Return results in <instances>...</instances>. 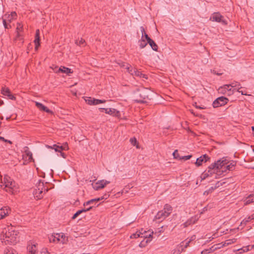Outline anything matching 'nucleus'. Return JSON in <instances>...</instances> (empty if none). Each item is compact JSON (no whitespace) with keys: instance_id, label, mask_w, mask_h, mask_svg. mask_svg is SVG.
Here are the masks:
<instances>
[{"instance_id":"1","label":"nucleus","mask_w":254,"mask_h":254,"mask_svg":"<svg viewBox=\"0 0 254 254\" xmlns=\"http://www.w3.org/2000/svg\"><path fill=\"white\" fill-rule=\"evenodd\" d=\"M236 163L234 161L230 162L226 158L223 157L220 159L211 164L209 166V170L214 169L216 171V174L220 175L228 171H232L234 169Z\"/></svg>"},{"instance_id":"2","label":"nucleus","mask_w":254,"mask_h":254,"mask_svg":"<svg viewBox=\"0 0 254 254\" xmlns=\"http://www.w3.org/2000/svg\"><path fill=\"white\" fill-rule=\"evenodd\" d=\"M18 233L13 227L8 226L2 231L1 235V242L5 245L16 244Z\"/></svg>"},{"instance_id":"3","label":"nucleus","mask_w":254,"mask_h":254,"mask_svg":"<svg viewBox=\"0 0 254 254\" xmlns=\"http://www.w3.org/2000/svg\"><path fill=\"white\" fill-rule=\"evenodd\" d=\"M1 183V187L10 193L14 194L18 191L16 184L7 175L4 176Z\"/></svg>"},{"instance_id":"4","label":"nucleus","mask_w":254,"mask_h":254,"mask_svg":"<svg viewBox=\"0 0 254 254\" xmlns=\"http://www.w3.org/2000/svg\"><path fill=\"white\" fill-rule=\"evenodd\" d=\"M48 190L49 188L44 185L43 181L40 180L36 184V189L34 190L33 194L37 199H41Z\"/></svg>"},{"instance_id":"5","label":"nucleus","mask_w":254,"mask_h":254,"mask_svg":"<svg viewBox=\"0 0 254 254\" xmlns=\"http://www.w3.org/2000/svg\"><path fill=\"white\" fill-rule=\"evenodd\" d=\"M172 210V207L168 204H166L164 206L163 210L159 211L155 215L154 219L159 220V221H162L170 215Z\"/></svg>"},{"instance_id":"6","label":"nucleus","mask_w":254,"mask_h":254,"mask_svg":"<svg viewBox=\"0 0 254 254\" xmlns=\"http://www.w3.org/2000/svg\"><path fill=\"white\" fill-rule=\"evenodd\" d=\"M149 92L147 89L138 90L135 93L136 99L134 100L137 103H144L146 99L148 98Z\"/></svg>"},{"instance_id":"7","label":"nucleus","mask_w":254,"mask_h":254,"mask_svg":"<svg viewBox=\"0 0 254 254\" xmlns=\"http://www.w3.org/2000/svg\"><path fill=\"white\" fill-rule=\"evenodd\" d=\"M126 69L127 71L131 75L134 76L139 77L140 78H147L146 75L142 74L140 71L137 70L135 68H133L129 64H127Z\"/></svg>"},{"instance_id":"8","label":"nucleus","mask_w":254,"mask_h":254,"mask_svg":"<svg viewBox=\"0 0 254 254\" xmlns=\"http://www.w3.org/2000/svg\"><path fill=\"white\" fill-rule=\"evenodd\" d=\"M210 20L217 22H221L224 25L227 24L226 20L223 19V16L219 12L213 13L210 17Z\"/></svg>"},{"instance_id":"9","label":"nucleus","mask_w":254,"mask_h":254,"mask_svg":"<svg viewBox=\"0 0 254 254\" xmlns=\"http://www.w3.org/2000/svg\"><path fill=\"white\" fill-rule=\"evenodd\" d=\"M228 101V99L227 98L223 96L220 97L213 101L212 105L214 108H217L225 105Z\"/></svg>"},{"instance_id":"10","label":"nucleus","mask_w":254,"mask_h":254,"mask_svg":"<svg viewBox=\"0 0 254 254\" xmlns=\"http://www.w3.org/2000/svg\"><path fill=\"white\" fill-rule=\"evenodd\" d=\"M104 198L105 197L104 196H102L100 197L90 199L86 202H85L83 204V206L84 207L87 206L88 205L89 206V207L93 206V208L95 207L96 202H98L99 201L104 199Z\"/></svg>"},{"instance_id":"11","label":"nucleus","mask_w":254,"mask_h":254,"mask_svg":"<svg viewBox=\"0 0 254 254\" xmlns=\"http://www.w3.org/2000/svg\"><path fill=\"white\" fill-rule=\"evenodd\" d=\"M10 209L7 206H4L0 209V220L4 218L10 213Z\"/></svg>"},{"instance_id":"12","label":"nucleus","mask_w":254,"mask_h":254,"mask_svg":"<svg viewBox=\"0 0 254 254\" xmlns=\"http://www.w3.org/2000/svg\"><path fill=\"white\" fill-rule=\"evenodd\" d=\"M209 159V157L206 154L203 155L196 159L195 165L197 166H200L203 162H206Z\"/></svg>"},{"instance_id":"13","label":"nucleus","mask_w":254,"mask_h":254,"mask_svg":"<svg viewBox=\"0 0 254 254\" xmlns=\"http://www.w3.org/2000/svg\"><path fill=\"white\" fill-rule=\"evenodd\" d=\"M110 182L107 181H105L104 180L99 181L95 184L94 187V189L96 190H98L99 189H102L104 188L107 184H109Z\"/></svg>"},{"instance_id":"14","label":"nucleus","mask_w":254,"mask_h":254,"mask_svg":"<svg viewBox=\"0 0 254 254\" xmlns=\"http://www.w3.org/2000/svg\"><path fill=\"white\" fill-rule=\"evenodd\" d=\"M63 234H55L49 237V241L50 242H58L60 240V238H63Z\"/></svg>"},{"instance_id":"15","label":"nucleus","mask_w":254,"mask_h":254,"mask_svg":"<svg viewBox=\"0 0 254 254\" xmlns=\"http://www.w3.org/2000/svg\"><path fill=\"white\" fill-rule=\"evenodd\" d=\"M213 174H216L215 170L212 169H211V171H209L208 167L207 171H205L201 174L200 176L201 180L205 179L206 178L211 176Z\"/></svg>"},{"instance_id":"16","label":"nucleus","mask_w":254,"mask_h":254,"mask_svg":"<svg viewBox=\"0 0 254 254\" xmlns=\"http://www.w3.org/2000/svg\"><path fill=\"white\" fill-rule=\"evenodd\" d=\"M36 106L41 111L46 112V113L52 114L53 112L49 110L47 107L45 106L42 103L35 102Z\"/></svg>"},{"instance_id":"17","label":"nucleus","mask_w":254,"mask_h":254,"mask_svg":"<svg viewBox=\"0 0 254 254\" xmlns=\"http://www.w3.org/2000/svg\"><path fill=\"white\" fill-rule=\"evenodd\" d=\"M139 232L143 233V235H140L141 237H144L146 239H147L145 242V243H149L151 241V239H150V238L152 237V235L153 234V232H151L148 234L146 231H143V230L142 229Z\"/></svg>"},{"instance_id":"18","label":"nucleus","mask_w":254,"mask_h":254,"mask_svg":"<svg viewBox=\"0 0 254 254\" xmlns=\"http://www.w3.org/2000/svg\"><path fill=\"white\" fill-rule=\"evenodd\" d=\"M65 73L67 74H69V73H72L73 71L71 70L70 68L68 67H66L65 66H61L57 70H55V73Z\"/></svg>"},{"instance_id":"19","label":"nucleus","mask_w":254,"mask_h":254,"mask_svg":"<svg viewBox=\"0 0 254 254\" xmlns=\"http://www.w3.org/2000/svg\"><path fill=\"white\" fill-rule=\"evenodd\" d=\"M105 113L116 117H118L120 115L119 111L113 108H106L105 109Z\"/></svg>"},{"instance_id":"20","label":"nucleus","mask_w":254,"mask_h":254,"mask_svg":"<svg viewBox=\"0 0 254 254\" xmlns=\"http://www.w3.org/2000/svg\"><path fill=\"white\" fill-rule=\"evenodd\" d=\"M34 43L35 45V49L36 50H37L40 46V30L39 29H37L36 31Z\"/></svg>"},{"instance_id":"21","label":"nucleus","mask_w":254,"mask_h":254,"mask_svg":"<svg viewBox=\"0 0 254 254\" xmlns=\"http://www.w3.org/2000/svg\"><path fill=\"white\" fill-rule=\"evenodd\" d=\"M93 206H91L86 208H83L81 210H78L72 217V219H75L79 214L83 212H86L88 211L91 210L93 208Z\"/></svg>"},{"instance_id":"22","label":"nucleus","mask_w":254,"mask_h":254,"mask_svg":"<svg viewBox=\"0 0 254 254\" xmlns=\"http://www.w3.org/2000/svg\"><path fill=\"white\" fill-rule=\"evenodd\" d=\"M27 250L29 254H37V249L35 244L29 245L27 246Z\"/></svg>"},{"instance_id":"23","label":"nucleus","mask_w":254,"mask_h":254,"mask_svg":"<svg viewBox=\"0 0 254 254\" xmlns=\"http://www.w3.org/2000/svg\"><path fill=\"white\" fill-rule=\"evenodd\" d=\"M17 16V14L15 12H12L10 14H5L4 16V18H6L7 22L9 23L11 22L13 19H15Z\"/></svg>"},{"instance_id":"24","label":"nucleus","mask_w":254,"mask_h":254,"mask_svg":"<svg viewBox=\"0 0 254 254\" xmlns=\"http://www.w3.org/2000/svg\"><path fill=\"white\" fill-rule=\"evenodd\" d=\"M49 147L54 149L56 152H59L61 153L62 150H66L68 148L67 145L59 146H57L56 145H54L53 147H50L49 146Z\"/></svg>"},{"instance_id":"25","label":"nucleus","mask_w":254,"mask_h":254,"mask_svg":"<svg viewBox=\"0 0 254 254\" xmlns=\"http://www.w3.org/2000/svg\"><path fill=\"white\" fill-rule=\"evenodd\" d=\"M254 219V213L245 218L241 223V225L245 226L248 222Z\"/></svg>"},{"instance_id":"26","label":"nucleus","mask_w":254,"mask_h":254,"mask_svg":"<svg viewBox=\"0 0 254 254\" xmlns=\"http://www.w3.org/2000/svg\"><path fill=\"white\" fill-rule=\"evenodd\" d=\"M184 242H182L177 247V249L174 250L173 254H180L181 252L184 251V248H183L182 244H184Z\"/></svg>"},{"instance_id":"27","label":"nucleus","mask_w":254,"mask_h":254,"mask_svg":"<svg viewBox=\"0 0 254 254\" xmlns=\"http://www.w3.org/2000/svg\"><path fill=\"white\" fill-rule=\"evenodd\" d=\"M231 87H238V92H240V93H241L242 95H246V94L245 93H244L242 91H240V89L242 88L239 82H236V81H235V82H232L231 84Z\"/></svg>"},{"instance_id":"28","label":"nucleus","mask_w":254,"mask_h":254,"mask_svg":"<svg viewBox=\"0 0 254 254\" xmlns=\"http://www.w3.org/2000/svg\"><path fill=\"white\" fill-rule=\"evenodd\" d=\"M230 84H226L224 85L223 87H221L219 90L221 92L225 93L227 91H230L231 90V89L230 88Z\"/></svg>"},{"instance_id":"29","label":"nucleus","mask_w":254,"mask_h":254,"mask_svg":"<svg viewBox=\"0 0 254 254\" xmlns=\"http://www.w3.org/2000/svg\"><path fill=\"white\" fill-rule=\"evenodd\" d=\"M147 43L149 44V45L150 46L151 48L153 49V50L155 51H157L158 50V46L157 44L154 42V41L151 39L147 42Z\"/></svg>"},{"instance_id":"30","label":"nucleus","mask_w":254,"mask_h":254,"mask_svg":"<svg viewBox=\"0 0 254 254\" xmlns=\"http://www.w3.org/2000/svg\"><path fill=\"white\" fill-rule=\"evenodd\" d=\"M23 30V25L20 23H17L16 27V32H17V37H19L20 36V33Z\"/></svg>"},{"instance_id":"31","label":"nucleus","mask_w":254,"mask_h":254,"mask_svg":"<svg viewBox=\"0 0 254 254\" xmlns=\"http://www.w3.org/2000/svg\"><path fill=\"white\" fill-rule=\"evenodd\" d=\"M250 246H246V247H243V248L238 249L236 250V251L239 252V254H242L245 252H247L250 250L249 247ZM234 252H236V251H234Z\"/></svg>"},{"instance_id":"32","label":"nucleus","mask_w":254,"mask_h":254,"mask_svg":"<svg viewBox=\"0 0 254 254\" xmlns=\"http://www.w3.org/2000/svg\"><path fill=\"white\" fill-rule=\"evenodd\" d=\"M236 241V239L227 240L224 242H223V245L224 247L227 246L231 245V244L235 243Z\"/></svg>"},{"instance_id":"33","label":"nucleus","mask_w":254,"mask_h":254,"mask_svg":"<svg viewBox=\"0 0 254 254\" xmlns=\"http://www.w3.org/2000/svg\"><path fill=\"white\" fill-rule=\"evenodd\" d=\"M252 197H253V194H250L245 200V205H248L252 202H254V199H252Z\"/></svg>"},{"instance_id":"34","label":"nucleus","mask_w":254,"mask_h":254,"mask_svg":"<svg viewBox=\"0 0 254 254\" xmlns=\"http://www.w3.org/2000/svg\"><path fill=\"white\" fill-rule=\"evenodd\" d=\"M10 93V90L8 88L3 87L1 89V93L4 96H7Z\"/></svg>"},{"instance_id":"35","label":"nucleus","mask_w":254,"mask_h":254,"mask_svg":"<svg viewBox=\"0 0 254 254\" xmlns=\"http://www.w3.org/2000/svg\"><path fill=\"white\" fill-rule=\"evenodd\" d=\"M139 47L141 49L145 47L147 44V43L145 42V40L141 38V40L139 41Z\"/></svg>"},{"instance_id":"36","label":"nucleus","mask_w":254,"mask_h":254,"mask_svg":"<svg viewBox=\"0 0 254 254\" xmlns=\"http://www.w3.org/2000/svg\"><path fill=\"white\" fill-rule=\"evenodd\" d=\"M143 235V233L141 232H136L135 233H133L130 235V238L131 239H136L140 237V235Z\"/></svg>"},{"instance_id":"37","label":"nucleus","mask_w":254,"mask_h":254,"mask_svg":"<svg viewBox=\"0 0 254 254\" xmlns=\"http://www.w3.org/2000/svg\"><path fill=\"white\" fill-rule=\"evenodd\" d=\"M93 100H95L94 98H92L91 97H88L87 99L85 100V101L87 104L90 105H94L95 102Z\"/></svg>"},{"instance_id":"38","label":"nucleus","mask_w":254,"mask_h":254,"mask_svg":"<svg viewBox=\"0 0 254 254\" xmlns=\"http://www.w3.org/2000/svg\"><path fill=\"white\" fill-rule=\"evenodd\" d=\"M173 155L175 159H178L179 160H182V157L180 156L177 150H175V151L173 153Z\"/></svg>"},{"instance_id":"39","label":"nucleus","mask_w":254,"mask_h":254,"mask_svg":"<svg viewBox=\"0 0 254 254\" xmlns=\"http://www.w3.org/2000/svg\"><path fill=\"white\" fill-rule=\"evenodd\" d=\"M85 42V40L84 39L81 38L80 40H76L75 44L77 45L82 46H84Z\"/></svg>"},{"instance_id":"40","label":"nucleus","mask_w":254,"mask_h":254,"mask_svg":"<svg viewBox=\"0 0 254 254\" xmlns=\"http://www.w3.org/2000/svg\"><path fill=\"white\" fill-rule=\"evenodd\" d=\"M5 254H17V253L13 249L8 248L5 252Z\"/></svg>"},{"instance_id":"41","label":"nucleus","mask_w":254,"mask_h":254,"mask_svg":"<svg viewBox=\"0 0 254 254\" xmlns=\"http://www.w3.org/2000/svg\"><path fill=\"white\" fill-rule=\"evenodd\" d=\"M7 20L6 18H3L2 22L3 26L5 29H8L11 27V26L7 22Z\"/></svg>"},{"instance_id":"42","label":"nucleus","mask_w":254,"mask_h":254,"mask_svg":"<svg viewBox=\"0 0 254 254\" xmlns=\"http://www.w3.org/2000/svg\"><path fill=\"white\" fill-rule=\"evenodd\" d=\"M94 102V105H98L101 103H104L106 101L105 100H99L95 99V100H93Z\"/></svg>"},{"instance_id":"43","label":"nucleus","mask_w":254,"mask_h":254,"mask_svg":"<svg viewBox=\"0 0 254 254\" xmlns=\"http://www.w3.org/2000/svg\"><path fill=\"white\" fill-rule=\"evenodd\" d=\"M192 156L191 155H187V156H182V160H189L191 158Z\"/></svg>"},{"instance_id":"44","label":"nucleus","mask_w":254,"mask_h":254,"mask_svg":"<svg viewBox=\"0 0 254 254\" xmlns=\"http://www.w3.org/2000/svg\"><path fill=\"white\" fill-rule=\"evenodd\" d=\"M130 142L132 145H135L136 143V139L135 138H131L130 139Z\"/></svg>"},{"instance_id":"45","label":"nucleus","mask_w":254,"mask_h":254,"mask_svg":"<svg viewBox=\"0 0 254 254\" xmlns=\"http://www.w3.org/2000/svg\"><path fill=\"white\" fill-rule=\"evenodd\" d=\"M219 249H220V247H215V246H213L208 250H209V251H210V253H211L214 251L215 250Z\"/></svg>"},{"instance_id":"46","label":"nucleus","mask_w":254,"mask_h":254,"mask_svg":"<svg viewBox=\"0 0 254 254\" xmlns=\"http://www.w3.org/2000/svg\"><path fill=\"white\" fill-rule=\"evenodd\" d=\"M26 154L27 155V156L29 157V158H28L29 160H30L32 158V154L31 152L28 151L26 152Z\"/></svg>"},{"instance_id":"47","label":"nucleus","mask_w":254,"mask_h":254,"mask_svg":"<svg viewBox=\"0 0 254 254\" xmlns=\"http://www.w3.org/2000/svg\"><path fill=\"white\" fill-rule=\"evenodd\" d=\"M190 243V241H188L184 246L183 245V244H182L183 248H184V250L189 246Z\"/></svg>"},{"instance_id":"48","label":"nucleus","mask_w":254,"mask_h":254,"mask_svg":"<svg viewBox=\"0 0 254 254\" xmlns=\"http://www.w3.org/2000/svg\"><path fill=\"white\" fill-rule=\"evenodd\" d=\"M40 254H50L46 249L42 250Z\"/></svg>"},{"instance_id":"49","label":"nucleus","mask_w":254,"mask_h":254,"mask_svg":"<svg viewBox=\"0 0 254 254\" xmlns=\"http://www.w3.org/2000/svg\"><path fill=\"white\" fill-rule=\"evenodd\" d=\"M143 37H145V39H144L145 40H147V42L148 41H149L150 40H151V39L148 36V35L146 34V33H144V34L143 35Z\"/></svg>"},{"instance_id":"50","label":"nucleus","mask_w":254,"mask_h":254,"mask_svg":"<svg viewBox=\"0 0 254 254\" xmlns=\"http://www.w3.org/2000/svg\"><path fill=\"white\" fill-rule=\"evenodd\" d=\"M140 31L141 32V33H142V38H143V35L144 34V33H146L145 32V29H144V27L143 26H141L140 27Z\"/></svg>"},{"instance_id":"51","label":"nucleus","mask_w":254,"mask_h":254,"mask_svg":"<svg viewBox=\"0 0 254 254\" xmlns=\"http://www.w3.org/2000/svg\"><path fill=\"white\" fill-rule=\"evenodd\" d=\"M10 99L15 100V97L11 93V92L7 96Z\"/></svg>"},{"instance_id":"52","label":"nucleus","mask_w":254,"mask_h":254,"mask_svg":"<svg viewBox=\"0 0 254 254\" xmlns=\"http://www.w3.org/2000/svg\"><path fill=\"white\" fill-rule=\"evenodd\" d=\"M208 253H210V251H209V250L208 249L204 250L201 252V254H206Z\"/></svg>"},{"instance_id":"53","label":"nucleus","mask_w":254,"mask_h":254,"mask_svg":"<svg viewBox=\"0 0 254 254\" xmlns=\"http://www.w3.org/2000/svg\"><path fill=\"white\" fill-rule=\"evenodd\" d=\"M51 68H52L53 71L55 72V70H57L58 68H59L57 66H56L55 65H52L51 67Z\"/></svg>"},{"instance_id":"54","label":"nucleus","mask_w":254,"mask_h":254,"mask_svg":"<svg viewBox=\"0 0 254 254\" xmlns=\"http://www.w3.org/2000/svg\"><path fill=\"white\" fill-rule=\"evenodd\" d=\"M194 106V107L197 108V109H205V107H201V106H197L196 105V103H195L193 105Z\"/></svg>"},{"instance_id":"55","label":"nucleus","mask_w":254,"mask_h":254,"mask_svg":"<svg viewBox=\"0 0 254 254\" xmlns=\"http://www.w3.org/2000/svg\"><path fill=\"white\" fill-rule=\"evenodd\" d=\"M0 139L4 141V142H7L9 143L10 144L12 143V142L10 140H8L5 139L4 138V137H3L2 136H0Z\"/></svg>"},{"instance_id":"56","label":"nucleus","mask_w":254,"mask_h":254,"mask_svg":"<svg viewBox=\"0 0 254 254\" xmlns=\"http://www.w3.org/2000/svg\"><path fill=\"white\" fill-rule=\"evenodd\" d=\"M215 247H220V249L221 248H222L223 247H224L223 245V243H220V244H216V245H214Z\"/></svg>"},{"instance_id":"57","label":"nucleus","mask_w":254,"mask_h":254,"mask_svg":"<svg viewBox=\"0 0 254 254\" xmlns=\"http://www.w3.org/2000/svg\"><path fill=\"white\" fill-rule=\"evenodd\" d=\"M211 72H212L213 73H214L215 74L218 75H220L222 74L221 73L216 72V71H215L214 70H211Z\"/></svg>"},{"instance_id":"58","label":"nucleus","mask_w":254,"mask_h":254,"mask_svg":"<svg viewBox=\"0 0 254 254\" xmlns=\"http://www.w3.org/2000/svg\"><path fill=\"white\" fill-rule=\"evenodd\" d=\"M219 186V182H218L216 184V185L213 188V187H212L211 189L212 190H214L215 189H216V188L218 187Z\"/></svg>"},{"instance_id":"59","label":"nucleus","mask_w":254,"mask_h":254,"mask_svg":"<svg viewBox=\"0 0 254 254\" xmlns=\"http://www.w3.org/2000/svg\"><path fill=\"white\" fill-rule=\"evenodd\" d=\"M195 239V236L194 235L191 236L189 241H190V242L193 241Z\"/></svg>"},{"instance_id":"60","label":"nucleus","mask_w":254,"mask_h":254,"mask_svg":"<svg viewBox=\"0 0 254 254\" xmlns=\"http://www.w3.org/2000/svg\"><path fill=\"white\" fill-rule=\"evenodd\" d=\"M127 64H125V63H122L121 64V66L122 67H124L126 68V67L127 66Z\"/></svg>"},{"instance_id":"61","label":"nucleus","mask_w":254,"mask_h":254,"mask_svg":"<svg viewBox=\"0 0 254 254\" xmlns=\"http://www.w3.org/2000/svg\"><path fill=\"white\" fill-rule=\"evenodd\" d=\"M143 246V241L141 242L139 244L140 247H142Z\"/></svg>"},{"instance_id":"62","label":"nucleus","mask_w":254,"mask_h":254,"mask_svg":"<svg viewBox=\"0 0 254 254\" xmlns=\"http://www.w3.org/2000/svg\"><path fill=\"white\" fill-rule=\"evenodd\" d=\"M105 109H106V108H100L99 109V110L101 112H103V111L105 112Z\"/></svg>"},{"instance_id":"63","label":"nucleus","mask_w":254,"mask_h":254,"mask_svg":"<svg viewBox=\"0 0 254 254\" xmlns=\"http://www.w3.org/2000/svg\"><path fill=\"white\" fill-rule=\"evenodd\" d=\"M251 249H253V248H254V245H252V246H251Z\"/></svg>"},{"instance_id":"64","label":"nucleus","mask_w":254,"mask_h":254,"mask_svg":"<svg viewBox=\"0 0 254 254\" xmlns=\"http://www.w3.org/2000/svg\"><path fill=\"white\" fill-rule=\"evenodd\" d=\"M252 130L254 131V127H252Z\"/></svg>"}]
</instances>
